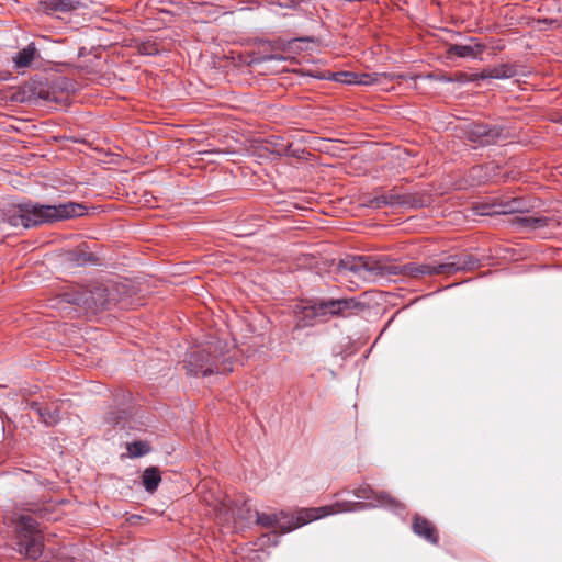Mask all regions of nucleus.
I'll return each instance as SVG.
<instances>
[{
	"label": "nucleus",
	"mask_w": 562,
	"mask_h": 562,
	"mask_svg": "<svg viewBox=\"0 0 562 562\" xmlns=\"http://www.w3.org/2000/svg\"><path fill=\"white\" fill-rule=\"evenodd\" d=\"M465 74H459L454 79V82H465Z\"/></svg>",
	"instance_id": "31"
},
{
	"label": "nucleus",
	"mask_w": 562,
	"mask_h": 562,
	"mask_svg": "<svg viewBox=\"0 0 562 562\" xmlns=\"http://www.w3.org/2000/svg\"><path fill=\"white\" fill-rule=\"evenodd\" d=\"M87 206L78 202L42 204L24 200L2 211V222L14 228L30 229L44 224L66 221L85 215Z\"/></svg>",
	"instance_id": "2"
},
{
	"label": "nucleus",
	"mask_w": 562,
	"mask_h": 562,
	"mask_svg": "<svg viewBox=\"0 0 562 562\" xmlns=\"http://www.w3.org/2000/svg\"><path fill=\"white\" fill-rule=\"evenodd\" d=\"M31 408L37 413L41 420L48 427L55 426L60 420L59 409L57 407L52 408L38 402H33Z\"/></svg>",
	"instance_id": "17"
},
{
	"label": "nucleus",
	"mask_w": 562,
	"mask_h": 562,
	"mask_svg": "<svg viewBox=\"0 0 562 562\" xmlns=\"http://www.w3.org/2000/svg\"><path fill=\"white\" fill-rule=\"evenodd\" d=\"M261 543L265 544L267 542H270V536L269 535H263L261 538Z\"/></svg>",
	"instance_id": "34"
},
{
	"label": "nucleus",
	"mask_w": 562,
	"mask_h": 562,
	"mask_svg": "<svg viewBox=\"0 0 562 562\" xmlns=\"http://www.w3.org/2000/svg\"><path fill=\"white\" fill-rule=\"evenodd\" d=\"M126 450L130 458H140L151 451V447L147 441L134 440L126 443Z\"/></svg>",
	"instance_id": "22"
},
{
	"label": "nucleus",
	"mask_w": 562,
	"mask_h": 562,
	"mask_svg": "<svg viewBox=\"0 0 562 562\" xmlns=\"http://www.w3.org/2000/svg\"><path fill=\"white\" fill-rule=\"evenodd\" d=\"M285 44H286V41L285 40H281L279 38L278 41H276L273 43V47L278 48V49H281L284 52V47H285Z\"/></svg>",
	"instance_id": "30"
},
{
	"label": "nucleus",
	"mask_w": 562,
	"mask_h": 562,
	"mask_svg": "<svg viewBox=\"0 0 562 562\" xmlns=\"http://www.w3.org/2000/svg\"><path fill=\"white\" fill-rule=\"evenodd\" d=\"M132 411L126 407L116 406L112 408L106 415V422L114 427H125Z\"/></svg>",
	"instance_id": "20"
},
{
	"label": "nucleus",
	"mask_w": 562,
	"mask_h": 562,
	"mask_svg": "<svg viewBox=\"0 0 562 562\" xmlns=\"http://www.w3.org/2000/svg\"><path fill=\"white\" fill-rule=\"evenodd\" d=\"M366 205L374 210H380L386 206L384 199H382V193L368 198L366 200Z\"/></svg>",
	"instance_id": "27"
},
{
	"label": "nucleus",
	"mask_w": 562,
	"mask_h": 562,
	"mask_svg": "<svg viewBox=\"0 0 562 562\" xmlns=\"http://www.w3.org/2000/svg\"><path fill=\"white\" fill-rule=\"evenodd\" d=\"M560 123L562 124V116H561V119H560Z\"/></svg>",
	"instance_id": "35"
},
{
	"label": "nucleus",
	"mask_w": 562,
	"mask_h": 562,
	"mask_svg": "<svg viewBox=\"0 0 562 562\" xmlns=\"http://www.w3.org/2000/svg\"><path fill=\"white\" fill-rule=\"evenodd\" d=\"M15 529L18 533L15 542L18 551L32 560L41 557L43 536L38 529L37 519L26 514H20L15 519Z\"/></svg>",
	"instance_id": "7"
},
{
	"label": "nucleus",
	"mask_w": 562,
	"mask_h": 562,
	"mask_svg": "<svg viewBox=\"0 0 562 562\" xmlns=\"http://www.w3.org/2000/svg\"><path fill=\"white\" fill-rule=\"evenodd\" d=\"M482 215L488 214H513V213H522L524 212V203L521 200L513 199L510 201H506L499 203L497 205H486L482 207Z\"/></svg>",
	"instance_id": "16"
},
{
	"label": "nucleus",
	"mask_w": 562,
	"mask_h": 562,
	"mask_svg": "<svg viewBox=\"0 0 562 562\" xmlns=\"http://www.w3.org/2000/svg\"><path fill=\"white\" fill-rule=\"evenodd\" d=\"M439 267H443V263L438 260L422 265L409 262L403 266H397L386 265L382 260L374 259L371 256H346L337 263V271L342 276L348 272L353 273L363 281H375L376 278L397 274L414 278H419L426 274H445V271H441V268Z\"/></svg>",
	"instance_id": "3"
},
{
	"label": "nucleus",
	"mask_w": 562,
	"mask_h": 562,
	"mask_svg": "<svg viewBox=\"0 0 562 562\" xmlns=\"http://www.w3.org/2000/svg\"><path fill=\"white\" fill-rule=\"evenodd\" d=\"M439 80L442 82H447V83L454 82V79L452 77H448V76H442Z\"/></svg>",
	"instance_id": "32"
},
{
	"label": "nucleus",
	"mask_w": 562,
	"mask_h": 562,
	"mask_svg": "<svg viewBox=\"0 0 562 562\" xmlns=\"http://www.w3.org/2000/svg\"><path fill=\"white\" fill-rule=\"evenodd\" d=\"M310 42H314V38L311 36L293 37L286 41L284 52L297 54L303 50L302 44Z\"/></svg>",
	"instance_id": "23"
},
{
	"label": "nucleus",
	"mask_w": 562,
	"mask_h": 562,
	"mask_svg": "<svg viewBox=\"0 0 562 562\" xmlns=\"http://www.w3.org/2000/svg\"><path fill=\"white\" fill-rule=\"evenodd\" d=\"M353 494L357 498L371 502H338L329 506L302 509L295 516H290L283 510L276 514L256 512V522L261 527L278 528L282 533H286L311 521L342 512H359L375 507L386 508L396 515H403L405 512V506L400 501L384 491H375L369 484L361 485Z\"/></svg>",
	"instance_id": "1"
},
{
	"label": "nucleus",
	"mask_w": 562,
	"mask_h": 562,
	"mask_svg": "<svg viewBox=\"0 0 562 562\" xmlns=\"http://www.w3.org/2000/svg\"><path fill=\"white\" fill-rule=\"evenodd\" d=\"M412 528L417 536L424 538L426 541L432 544L438 543L439 539L435 526L428 519L416 514L413 519Z\"/></svg>",
	"instance_id": "15"
},
{
	"label": "nucleus",
	"mask_w": 562,
	"mask_h": 562,
	"mask_svg": "<svg viewBox=\"0 0 562 562\" xmlns=\"http://www.w3.org/2000/svg\"><path fill=\"white\" fill-rule=\"evenodd\" d=\"M548 217L527 214H520L515 216L514 218V224L529 229L546 227L548 225Z\"/></svg>",
	"instance_id": "19"
},
{
	"label": "nucleus",
	"mask_w": 562,
	"mask_h": 562,
	"mask_svg": "<svg viewBox=\"0 0 562 562\" xmlns=\"http://www.w3.org/2000/svg\"><path fill=\"white\" fill-rule=\"evenodd\" d=\"M517 75V70L515 66L509 64H502L497 67H493L487 70L483 78H493V79H509Z\"/></svg>",
	"instance_id": "21"
},
{
	"label": "nucleus",
	"mask_w": 562,
	"mask_h": 562,
	"mask_svg": "<svg viewBox=\"0 0 562 562\" xmlns=\"http://www.w3.org/2000/svg\"><path fill=\"white\" fill-rule=\"evenodd\" d=\"M38 59H41L40 50L36 44L31 42L25 47L18 50L12 57L13 68L18 71L31 68Z\"/></svg>",
	"instance_id": "12"
},
{
	"label": "nucleus",
	"mask_w": 562,
	"mask_h": 562,
	"mask_svg": "<svg viewBox=\"0 0 562 562\" xmlns=\"http://www.w3.org/2000/svg\"><path fill=\"white\" fill-rule=\"evenodd\" d=\"M32 95L35 99H40L43 101H48V102H50V101L57 102L58 101V99L54 92H50L48 89H46L42 86L35 87L34 90L32 91Z\"/></svg>",
	"instance_id": "25"
},
{
	"label": "nucleus",
	"mask_w": 562,
	"mask_h": 562,
	"mask_svg": "<svg viewBox=\"0 0 562 562\" xmlns=\"http://www.w3.org/2000/svg\"><path fill=\"white\" fill-rule=\"evenodd\" d=\"M228 345L223 340L209 342L200 349L187 353L184 368L192 376H211L220 373V364H225Z\"/></svg>",
	"instance_id": "6"
},
{
	"label": "nucleus",
	"mask_w": 562,
	"mask_h": 562,
	"mask_svg": "<svg viewBox=\"0 0 562 562\" xmlns=\"http://www.w3.org/2000/svg\"><path fill=\"white\" fill-rule=\"evenodd\" d=\"M83 2H38L37 11L57 19H65L63 14H67L81 7Z\"/></svg>",
	"instance_id": "13"
},
{
	"label": "nucleus",
	"mask_w": 562,
	"mask_h": 562,
	"mask_svg": "<svg viewBox=\"0 0 562 562\" xmlns=\"http://www.w3.org/2000/svg\"><path fill=\"white\" fill-rule=\"evenodd\" d=\"M161 482L158 467H148L142 473V485L147 493H155Z\"/></svg>",
	"instance_id": "18"
},
{
	"label": "nucleus",
	"mask_w": 562,
	"mask_h": 562,
	"mask_svg": "<svg viewBox=\"0 0 562 562\" xmlns=\"http://www.w3.org/2000/svg\"><path fill=\"white\" fill-rule=\"evenodd\" d=\"M486 49V46L476 37H469L465 44H450L447 47V57L479 59Z\"/></svg>",
	"instance_id": "11"
},
{
	"label": "nucleus",
	"mask_w": 562,
	"mask_h": 562,
	"mask_svg": "<svg viewBox=\"0 0 562 562\" xmlns=\"http://www.w3.org/2000/svg\"><path fill=\"white\" fill-rule=\"evenodd\" d=\"M366 304L355 297H311L295 310L294 329L313 327L331 318H348L364 310Z\"/></svg>",
	"instance_id": "4"
},
{
	"label": "nucleus",
	"mask_w": 562,
	"mask_h": 562,
	"mask_svg": "<svg viewBox=\"0 0 562 562\" xmlns=\"http://www.w3.org/2000/svg\"><path fill=\"white\" fill-rule=\"evenodd\" d=\"M441 271L445 276H452L459 271H472L481 266L480 259L467 252L449 255L443 261Z\"/></svg>",
	"instance_id": "10"
},
{
	"label": "nucleus",
	"mask_w": 562,
	"mask_h": 562,
	"mask_svg": "<svg viewBox=\"0 0 562 562\" xmlns=\"http://www.w3.org/2000/svg\"><path fill=\"white\" fill-rule=\"evenodd\" d=\"M463 134L475 148L493 146L515 136L513 128L506 124H491L483 121L468 123L463 127Z\"/></svg>",
	"instance_id": "8"
},
{
	"label": "nucleus",
	"mask_w": 562,
	"mask_h": 562,
	"mask_svg": "<svg viewBox=\"0 0 562 562\" xmlns=\"http://www.w3.org/2000/svg\"><path fill=\"white\" fill-rule=\"evenodd\" d=\"M66 260L72 267H87L95 266L99 262L98 256L87 250L85 246H78L77 248L69 250L66 254Z\"/></svg>",
	"instance_id": "14"
},
{
	"label": "nucleus",
	"mask_w": 562,
	"mask_h": 562,
	"mask_svg": "<svg viewBox=\"0 0 562 562\" xmlns=\"http://www.w3.org/2000/svg\"><path fill=\"white\" fill-rule=\"evenodd\" d=\"M341 75L346 77V79L342 80L344 82H347V83H359V85H369V83L372 82V76H376L378 74H360V75H356V74H351V72H344Z\"/></svg>",
	"instance_id": "24"
},
{
	"label": "nucleus",
	"mask_w": 562,
	"mask_h": 562,
	"mask_svg": "<svg viewBox=\"0 0 562 562\" xmlns=\"http://www.w3.org/2000/svg\"><path fill=\"white\" fill-rule=\"evenodd\" d=\"M60 303L68 304L78 315L91 316L110 308L115 303V293L104 284H92L64 291Z\"/></svg>",
	"instance_id": "5"
},
{
	"label": "nucleus",
	"mask_w": 562,
	"mask_h": 562,
	"mask_svg": "<svg viewBox=\"0 0 562 562\" xmlns=\"http://www.w3.org/2000/svg\"><path fill=\"white\" fill-rule=\"evenodd\" d=\"M261 61H285L286 58L281 54H269L260 57Z\"/></svg>",
	"instance_id": "29"
},
{
	"label": "nucleus",
	"mask_w": 562,
	"mask_h": 562,
	"mask_svg": "<svg viewBox=\"0 0 562 562\" xmlns=\"http://www.w3.org/2000/svg\"><path fill=\"white\" fill-rule=\"evenodd\" d=\"M270 4H276L278 9H273L272 12L278 16H288L290 15L288 12H283L284 9H290L297 12L300 2H290V4H284L281 1L278 2H269Z\"/></svg>",
	"instance_id": "26"
},
{
	"label": "nucleus",
	"mask_w": 562,
	"mask_h": 562,
	"mask_svg": "<svg viewBox=\"0 0 562 562\" xmlns=\"http://www.w3.org/2000/svg\"><path fill=\"white\" fill-rule=\"evenodd\" d=\"M26 510L31 512L32 514L36 515L38 518H46V516L49 514L48 510L41 504H32L30 505Z\"/></svg>",
	"instance_id": "28"
},
{
	"label": "nucleus",
	"mask_w": 562,
	"mask_h": 562,
	"mask_svg": "<svg viewBox=\"0 0 562 562\" xmlns=\"http://www.w3.org/2000/svg\"><path fill=\"white\" fill-rule=\"evenodd\" d=\"M381 193L382 199H384L389 207L418 210L428 206L430 203L426 195L418 193H401L395 188Z\"/></svg>",
	"instance_id": "9"
},
{
	"label": "nucleus",
	"mask_w": 562,
	"mask_h": 562,
	"mask_svg": "<svg viewBox=\"0 0 562 562\" xmlns=\"http://www.w3.org/2000/svg\"><path fill=\"white\" fill-rule=\"evenodd\" d=\"M272 535H273V540L271 541V544L272 546H278V543H279V536L277 535L276 531H272Z\"/></svg>",
	"instance_id": "33"
}]
</instances>
